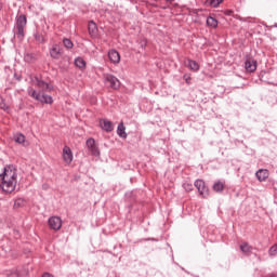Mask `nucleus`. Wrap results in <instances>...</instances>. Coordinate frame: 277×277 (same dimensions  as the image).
<instances>
[{
  "mask_svg": "<svg viewBox=\"0 0 277 277\" xmlns=\"http://www.w3.org/2000/svg\"><path fill=\"white\" fill-rule=\"evenodd\" d=\"M0 188L5 194H12L16 189V184L18 183V174L16 173V167L9 164L3 168L2 173L0 174Z\"/></svg>",
  "mask_w": 277,
  "mask_h": 277,
  "instance_id": "f257e3e1",
  "label": "nucleus"
},
{
  "mask_svg": "<svg viewBox=\"0 0 277 277\" xmlns=\"http://www.w3.org/2000/svg\"><path fill=\"white\" fill-rule=\"evenodd\" d=\"M25 27H27V16L25 14H21L16 17L15 22V36L18 40H23V38H25Z\"/></svg>",
  "mask_w": 277,
  "mask_h": 277,
  "instance_id": "f03ea898",
  "label": "nucleus"
},
{
  "mask_svg": "<svg viewBox=\"0 0 277 277\" xmlns=\"http://www.w3.org/2000/svg\"><path fill=\"white\" fill-rule=\"evenodd\" d=\"M27 92L31 98H35V101H38L39 103H45V105H51L53 103V97L51 95L42 94L31 87L27 89Z\"/></svg>",
  "mask_w": 277,
  "mask_h": 277,
  "instance_id": "7ed1b4c3",
  "label": "nucleus"
},
{
  "mask_svg": "<svg viewBox=\"0 0 277 277\" xmlns=\"http://www.w3.org/2000/svg\"><path fill=\"white\" fill-rule=\"evenodd\" d=\"M104 83H109L113 90H118L120 88V80L111 74L104 75Z\"/></svg>",
  "mask_w": 277,
  "mask_h": 277,
  "instance_id": "20e7f679",
  "label": "nucleus"
},
{
  "mask_svg": "<svg viewBox=\"0 0 277 277\" xmlns=\"http://www.w3.org/2000/svg\"><path fill=\"white\" fill-rule=\"evenodd\" d=\"M195 187H196V189H198V192L202 198H207V196H209V187H207V184H205V181L196 180Z\"/></svg>",
  "mask_w": 277,
  "mask_h": 277,
  "instance_id": "39448f33",
  "label": "nucleus"
},
{
  "mask_svg": "<svg viewBox=\"0 0 277 277\" xmlns=\"http://www.w3.org/2000/svg\"><path fill=\"white\" fill-rule=\"evenodd\" d=\"M256 60L252 58V56H246L245 70L247 72H254L256 70Z\"/></svg>",
  "mask_w": 277,
  "mask_h": 277,
  "instance_id": "423d86ee",
  "label": "nucleus"
},
{
  "mask_svg": "<svg viewBox=\"0 0 277 277\" xmlns=\"http://www.w3.org/2000/svg\"><path fill=\"white\" fill-rule=\"evenodd\" d=\"M48 224L52 230H60L62 228V217L60 216H52L49 219Z\"/></svg>",
  "mask_w": 277,
  "mask_h": 277,
  "instance_id": "0eeeda50",
  "label": "nucleus"
},
{
  "mask_svg": "<svg viewBox=\"0 0 277 277\" xmlns=\"http://www.w3.org/2000/svg\"><path fill=\"white\" fill-rule=\"evenodd\" d=\"M87 148L95 157H98V155H101V151L98 150V147H96V141L94 138H89L87 141Z\"/></svg>",
  "mask_w": 277,
  "mask_h": 277,
  "instance_id": "6e6552de",
  "label": "nucleus"
},
{
  "mask_svg": "<svg viewBox=\"0 0 277 277\" xmlns=\"http://www.w3.org/2000/svg\"><path fill=\"white\" fill-rule=\"evenodd\" d=\"M100 127L106 133H111V131H114V123H111V121H109V119H101Z\"/></svg>",
  "mask_w": 277,
  "mask_h": 277,
  "instance_id": "1a4fd4ad",
  "label": "nucleus"
},
{
  "mask_svg": "<svg viewBox=\"0 0 277 277\" xmlns=\"http://www.w3.org/2000/svg\"><path fill=\"white\" fill-rule=\"evenodd\" d=\"M74 158L75 157L72 156V149H70V147H68V146H65L63 148V159H64L65 163H68V164L72 163Z\"/></svg>",
  "mask_w": 277,
  "mask_h": 277,
  "instance_id": "9d476101",
  "label": "nucleus"
},
{
  "mask_svg": "<svg viewBox=\"0 0 277 277\" xmlns=\"http://www.w3.org/2000/svg\"><path fill=\"white\" fill-rule=\"evenodd\" d=\"M50 56L53 60H60L62 57V48L58 44H53L50 49Z\"/></svg>",
  "mask_w": 277,
  "mask_h": 277,
  "instance_id": "9b49d317",
  "label": "nucleus"
},
{
  "mask_svg": "<svg viewBox=\"0 0 277 277\" xmlns=\"http://www.w3.org/2000/svg\"><path fill=\"white\" fill-rule=\"evenodd\" d=\"M108 60L111 62V64H120V53L113 49L108 52Z\"/></svg>",
  "mask_w": 277,
  "mask_h": 277,
  "instance_id": "f8f14e48",
  "label": "nucleus"
},
{
  "mask_svg": "<svg viewBox=\"0 0 277 277\" xmlns=\"http://www.w3.org/2000/svg\"><path fill=\"white\" fill-rule=\"evenodd\" d=\"M255 176L260 183H263V181L267 180L269 177V171L267 169H259L255 172Z\"/></svg>",
  "mask_w": 277,
  "mask_h": 277,
  "instance_id": "ddd939ff",
  "label": "nucleus"
},
{
  "mask_svg": "<svg viewBox=\"0 0 277 277\" xmlns=\"http://www.w3.org/2000/svg\"><path fill=\"white\" fill-rule=\"evenodd\" d=\"M117 135L122 137V140H127V128L123 122H120L117 127Z\"/></svg>",
  "mask_w": 277,
  "mask_h": 277,
  "instance_id": "4468645a",
  "label": "nucleus"
},
{
  "mask_svg": "<svg viewBox=\"0 0 277 277\" xmlns=\"http://www.w3.org/2000/svg\"><path fill=\"white\" fill-rule=\"evenodd\" d=\"M226 187V182L223 181H216L214 182L212 189L216 192L217 194H222V190Z\"/></svg>",
  "mask_w": 277,
  "mask_h": 277,
  "instance_id": "2eb2a0df",
  "label": "nucleus"
},
{
  "mask_svg": "<svg viewBox=\"0 0 277 277\" xmlns=\"http://www.w3.org/2000/svg\"><path fill=\"white\" fill-rule=\"evenodd\" d=\"M74 64L77 66V68H80V70H84L87 66L85 60H83L81 56L76 57Z\"/></svg>",
  "mask_w": 277,
  "mask_h": 277,
  "instance_id": "dca6fc26",
  "label": "nucleus"
},
{
  "mask_svg": "<svg viewBox=\"0 0 277 277\" xmlns=\"http://www.w3.org/2000/svg\"><path fill=\"white\" fill-rule=\"evenodd\" d=\"M36 85L42 90V92H47V90H51V85L49 83L36 78Z\"/></svg>",
  "mask_w": 277,
  "mask_h": 277,
  "instance_id": "f3484780",
  "label": "nucleus"
},
{
  "mask_svg": "<svg viewBox=\"0 0 277 277\" xmlns=\"http://www.w3.org/2000/svg\"><path fill=\"white\" fill-rule=\"evenodd\" d=\"M187 62H188L187 66L189 70H193L194 72H198V70H200V65L198 64V62L194 60H188Z\"/></svg>",
  "mask_w": 277,
  "mask_h": 277,
  "instance_id": "a211bd4d",
  "label": "nucleus"
},
{
  "mask_svg": "<svg viewBox=\"0 0 277 277\" xmlns=\"http://www.w3.org/2000/svg\"><path fill=\"white\" fill-rule=\"evenodd\" d=\"M14 142H16V144H22V146H25V134L16 133L14 135Z\"/></svg>",
  "mask_w": 277,
  "mask_h": 277,
  "instance_id": "6ab92c4d",
  "label": "nucleus"
},
{
  "mask_svg": "<svg viewBox=\"0 0 277 277\" xmlns=\"http://www.w3.org/2000/svg\"><path fill=\"white\" fill-rule=\"evenodd\" d=\"M208 27H212L213 29H215L217 27V19H215V17L213 16H209L206 21Z\"/></svg>",
  "mask_w": 277,
  "mask_h": 277,
  "instance_id": "aec40b11",
  "label": "nucleus"
},
{
  "mask_svg": "<svg viewBox=\"0 0 277 277\" xmlns=\"http://www.w3.org/2000/svg\"><path fill=\"white\" fill-rule=\"evenodd\" d=\"M240 250L241 252H243L245 254H248L250 252H252V246H250L248 242H242L240 245Z\"/></svg>",
  "mask_w": 277,
  "mask_h": 277,
  "instance_id": "412c9836",
  "label": "nucleus"
},
{
  "mask_svg": "<svg viewBox=\"0 0 277 277\" xmlns=\"http://www.w3.org/2000/svg\"><path fill=\"white\" fill-rule=\"evenodd\" d=\"M0 109L3 111H10V106L5 103V98H3V96H0Z\"/></svg>",
  "mask_w": 277,
  "mask_h": 277,
  "instance_id": "4be33fe9",
  "label": "nucleus"
},
{
  "mask_svg": "<svg viewBox=\"0 0 277 277\" xmlns=\"http://www.w3.org/2000/svg\"><path fill=\"white\" fill-rule=\"evenodd\" d=\"M63 45L65 47V49H72V47H75V43H72V40L64 38Z\"/></svg>",
  "mask_w": 277,
  "mask_h": 277,
  "instance_id": "5701e85b",
  "label": "nucleus"
},
{
  "mask_svg": "<svg viewBox=\"0 0 277 277\" xmlns=\"http://www.w3.org/2000/svg\"><path fill=\"white\" fill-rule=\"evenodd\" d=\"M89 32L92 36L96 35V23H94L92 21L89 23Z\"/></svg>",
  "mask_w": 277,
  "mask_h": 277,
  "instance_id": "b1692460",
  "label": "nucleus"
},
{
  "mask_svg": "<svg viewBox=\"0 0 277 277\" xmlns=\"http://www.w3.org/2000/svg\"><path fill=\"white\" fill-rule=\"evenodd\" d=\"M224 0H208L207 3L211 5V8H219L220 3H223Z\"/></svg>",
  "mask_w": 277,
  "mask_h": 277,
  "instance_id": "393cba45",
  "label": "nucleus"
},
{
  "mask_svg": "<svg viewBox=\"0 0 277 277\" xmlns=\"http://www.w3.org/2000/svg\"><path fill=\"white\" fill-rule=\"evenodd\" d=\"M6 276L8 277H21V276H23V274H21V272H18V271H8Z\"/></svg>",
  "mask_w": 277,
  "mask_h": 277,
  "instance_id": "a878e982",
  "label": "nucleus"
},
{
  "mask_svg": "<svg viewBox=\"0 0 277 277\" xmlns=\"http://www.w3.org/2000/svg\"><path fill=\"white\" fill-rule=\"evenodd\" d=\"M268 254H269V256H276V254H277V243L269 248Z\"/></svg>",
  "mask_w": 277,
  "mask_h": 277,
  "instance_id": "bb28decb",
  "label": "nucleus"
},
{
  "mask_svg": "<svg viewBox=\"0 0 277 277\" xmlns=\"http://www.w3.org/2000/svg\"><path fill=\"white\" fill-rule=\"evenodd\" d=\"M183 189H185V192H192L194 189V185H192L189 183H184Z\"/></svg>",
  "mask_w": 277,
  "mask_h": 277,
  "instance_id": "cd10ccee",
  "label": "nucleus"
},
{
  "mask_svg": "<svg viewBox=\"0 0 277 277\" xmlns=\"http://www.w3.org/2000/svg\"><path fill=\"white\" fill-rule=\"evenodd\" d=\"M183 79H184L185 83H187V85H189L192 83V77L189 75L185 74L183 76Z\"/></svg>",
  "mask_w": 277,
  "mask_h": 277,
  "instance_id": "c85d7f7f",
  "label": "nucleus"
},
{
  "mask_svg": "<svg viewBox=\"0 0 277 277\" xmlns=\"http://www.w3.org/2000/svg\"><path fill=\"white\" fill-rule=\"evenodd\" d=\"M141 47H146V40H145V39H143V40L141 41Z\"/></svg>",
  "mask_w": 277,
  "mask_h": 277,
  "instance_id": "c756f323",
  "label": "nucleus"
},
{
  "mask_svg": "<svg viewBox=\"0 0 277 277\" xmlns=\"http://www.w3.org/2000/svg\"><path fill=\"white\" fill-rule=\"evenodd\" d=\"M42 277H53V275L49 274V273H45V274L42 275Z\"/></svg>",
  "mask_w": 277,
  "mask_h": 277,
  "instance_id": "7c9ffc66",
  "label": "nucleus"
},
{
  "mask_svg": "<svg viewBox=\"0 0 277 277\" xmlns=\"http://www.w3.org/2000/svg\"><path fill=\"white\" fill-rule=\"evenodd\" d=\"M36 40H40V36H36Z\"/></svg>",
  "mask_w": 277,
  "mask_h": 277,
  "instance_id": "2f4dec72",
  "label": "nucleus"
},
{
  "mask_svg": "<svg viewBox=\"0 0 277 277\" xmlns=\"http://www.w3.org/2000/svg\"><path fill=\"white\" fill-rule=\"evenodd\" d=\"M3 9V5H1V3H0V11Z\"/></svg>",
  "mask_w": 277,
  "mask_h": 277,
  "instance_id": "473e14b6",
  "label": "nucleus"
},
{
  "mask_svg": "<svg viewBox=\"0 0 277 277\" xmlns=\"http://www.w3.org/2000/svg\"><path fill=\"white\" fill-rule=\"evenodd\" d=\"M15 205H21V203H18V200H16V201H15Z\"/></svg>",
  "mask_w": 277,
  "mask_h": 277,
  "instance_id": "72a5a7b5",
  "label": "nucleus"
},
{
  "mask_svg": "<svg viewBox=\"0 0 277 277\" xmlns=\"http://www.w3.org/2000/svg\"><path fill=\"white\" fill-rule=\"evenodd\" d=\"M166 1H168V2H172V1H174V0H166Z\"/></svg>",
  "mask_w": 277,
  "mask_h": 277,
  "instance_id": "f704fd0d",
  "label": "nucleus"
},
{
  "mask_svg": "<svg viewBox=\"0 0 277 277\" xmlns=\"http://www.w3.org/2000/svg\"><path fill=\"white\" fill-rule=\"evenodd\" d=\"M43 189H47V186L43 185Z\"/></svg>",
  "mask_w": 277,
  "mask_h": 277,
  "instance_id": "c9c22d12",
  "label": "nucleus"
},
{
  "mask_svg": "<svg viewBox=\"0 0 277 277\" xmlns=\"http://www.w3.org/2000/svg\"><path fill=\"white\" fill-rule=\"evenodd\" d=\"M151 1L157 2V0H151Z\"/></svg>",
  "mask_w": 277,
  "mask_h": 277,
  "instance_id": "e433bc0d",
  "label": "nucleus"
}]
</instances>
